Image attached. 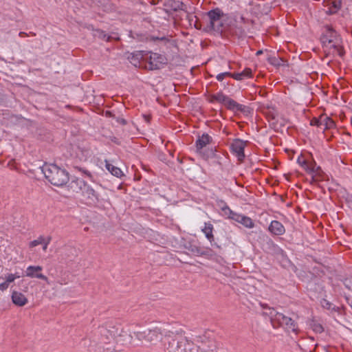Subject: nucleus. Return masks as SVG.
Wrapping results in <instances>:
<instances>
[{"mask_svg": "<svg viewBox=\"0 0 352 352\" xmlns=\"http://www.w3.org/2000/svg\"><path fill=\"white\" fill-rule=\"evenodd\" d=\"M41 170L45 178L54 186H63L69 180L68 172L55 164H45Z\"/></svg>", "mask_w": 352, "mask_h": 352, "instance_id": "nucleus-1", "label": "nucleus"}, {"mask_svg": "<svg viewBox=\"0 0 352 352\" xmlns=\"http://www.w3.org/2000/svg\"><path fill=\"white\" fill-rule=\"evenodd\" d=\"M340 37L336 30L331 27L327 25L320 36V41L322 47H327L329 44L332 43L331 47L337 51L340 57H343L345 52L342 46L340 45Z\"/></svg>", "mask_w": 352, "mask_h": 352, "instance_id": "nucleus-2", "label": "nucleus"}, {"mask_svg": "<svg viewBox=\"0 0 352 352\" xmlns=\"http://www.w3.org/2000/svg\"><path fill=\"white\" fill-rule=\"evenodd\" d=\"M164 349L166 352H186L184 345V338L181 334L174 335L169 331L165 334Z\"/></svg>", "mask_w": 352, "mask_h": 352, "instance_id": "nucleus-3", "label": "nucleus"}, {"mask_svg": "<svg viewBox=\"0 0 352 352\" xmlns=\"http://www.w3.org/2000/svg\"><path fill=\"white\" fill-rule=\"evenodd\" d=\"M223 16V12L219 8H215L208 12V21L206 27L204 28V30L206 32L212 30L221 32V28L223 27L222 18Z\"/></svg>", "mask_w": 352, "mask_h": 352, "instance_id": "nucleus-4", "label": "nucleus"}, {"mask_svg": "<svg viewBox=\"0 0 352 352\" xmlns=\"http://www.w3.org/2000/svg\"><path fill=\"white\" fill-rule=\"evenodd\" d=\"M298 318V315L294 313H292V316H287L283 313L276 312L274 320L277 321L287 331H292L297 334L299 332L298 325L296 321Z\"/></svg>", "mask_w": 352, "mask_h": 352, "instance_id": "nucleus-5", "label": "nucleus"}, {"mask_svg": "<svg viewBox=\"0 0 352 352\" xmlns=\"http://www.w3.org/2000/svg\"><path fill=\"white\" fill-rule=\"evenodd\" d=\"M195 341L200 352H217L219 349V344L214 338L201 336Z\"/></svg>", "mask_w": 352, "mask_h": 352, "instance_id": "nucleus-6", "label": "nucleus"}, {"mask_svg": "<svg viewBox=\"0 0 352 352\" xmlns=\"http://www.w3.org/2000/svg\"><path fill=\"white\" fill-rule=\"evenodd\" d=\"M138 340H141L145 339L148 342H155L161 339L162 335V330L159 327H153L151 329L145 331H138L134 332Z\"/></svg>", "mask_w": 352, "mask_h": 352, "instance_id": "nucleus-7", "label": "nucleus"}, {"mask_svg": "<svg viewBox=\"0 0 352 352\" xmlns=\"http://www.w3.org/2000/svg\"><path fill=\"white\" fill-rule=\"evenodd\" d=\"M100 338L96 343L100 344H110L111 341H114L115 335L117 333V329L115 327H100L98 331Z\"/></svg>", "mask_w": 352, "mask_h": 352, "instance_id": "nucleus-8", "label": "nucleus"}, {"mask_svg": "<svg viewBox=\"0 0 352 352\" xmlns=\"http://www.w3.org/2000/svg\"><path fill=\"white\" fill-rule=\"evenodd\" d=\"M167 63V58L162 54L152 53L149 56L148 68L150 70L160 69Z\"/></svg>", "mask_w": 352, "mask_h": 352, "instance_id": "nucleus-9", "label": "nucleus"}, {"mask_svg": "<svg viewBox=\"0 0 352 352\" xmlns=\"http://www.w3.org/2000/svg\"><path fill=\"white\" fill-rule=\"evenodd\" d=\"M43 268L41 266L30 265L25 270V276L30 278H37L45 280L48 285H50L48 278L41 273Z\"/></svg>", "mask_w": 352, "mask_h": 352, "instance_id": "nucleus-10", "label": "nucleus"}, {"mask_svg": "<svg viewBox=\"0 0 352 352\" xmlns=\"http://www.w3.org/2000/svg\"><path fill=\"white\" fill-rule=\"evenodd\" d=\"M245 142L243 140L236 139L235 140L230 146L232 152L236 155L238 160L241 162L245 158L244 148Z\"/></svg>", "mask_w": 352, "mask_h": 352, "instance_id": "nucleus-11", "label": "nucleus"}, {"mask_svg": "<svg viewBox=\"0 0 352 352\" xmlns=\"http://www.w3.org/2000/svg\"><path fill=\"white\" fill-rule=\"evenodd\" d=\"M133 337L126 331H122L117 336L115 335L114 342L116 343L117 349L121 351L120 346H125L131 343Z\"/></svg>", "mask_w": 352, "mask_h": 352, "instance_id": "nucleus-12", "label": "nucleus"}, {"mask_svg": "<svg viewBox=\"0 0 352 352\" xmlns=\"http://www.w3.org/2000/svg\"><path fill=\"white\" fill-rule=\"evenodd\" d=\"M303 165L306 166L305 170L311 173V183L317 182L319 179L317 178L319 173H322L321 168L320 166H316V162L309 164L306 160H304L302 162Z\"/></svg>", "mask_w": 352, "mask_h": 352, "instance_id": "nucleus-13", "label": "nucleus"}, {"mask_svg": "<svg viewBox=\"0 0 352 352\" xmlns=\"http://www.w3.org/2000/svg\"><path fill=\"white\" fill-rule=\"evenodd\" d=\"M115 342L111 341V344L109 345L107 344H100L99 343H96L95 344L90 345V350L94 351V352H114L118 351L117 349V346L114 345Z\"/></svg>", "mask_w": 352, "mask_h": 352, "instance_id": "nucleus-14", "label": "nucleus"}, {"mask_svg": "<svg viewBox=\"0 0 352 352\" xmlns=\"http://www.w3.org/2000/svg\"><path fill=\"white\" fill-rule=\"evenodd\" d=\"M81 192L83 197L87 199L90 204L94 203L98 200L97 192L86 183Z\"/></svg>", "mask_w": 352, "mask_h": 352, "instance_id": "nucleus-15", "label": "nucleus"}, {"mask_svg": "<svg viewBox=\"0 0 352 352\" xmlns=\"http://www.w3.org/2000/svg\"><path fill=\"white\" fill-rule=\"evenodd\" d=\"M12 301L19 307H23L28 303V298L21 292L13 290L12 292Z\"/></svg>", "mask_w": 352, "mask_h": 352, "instance_id": "nucleus-16", "label": "nucleus"}, {"mask_svg": "<svg viewBox=\"0 0 352 352\" xmlns=\"http://www.w3.org/2000/svg\"><path fill=\"white\" fill-rule=\"evenodd\" d=\"M269 231L274 235H283L285 232L283 225L278 221H272L268 228Z\"/></svg>", "mask_w": 352, "mask_h": 352, "instance_id": "nucleus-17", "label": "nucleus"}, {"mask_svg": "<svg viewBox=\"0 0 352 352\" xmlns=\"http://www.w3.org/2000/svg\"><path fill=\"white\" fill-rule=\"evenodd\" d=\"M212 141V138L208 133H204L196 141L197 151L201 153V150Z\"/></svg>", "mask_w": 352, "mask_h": 352, "instance_id": "nucleus-18", "label": "nucleus"}, {"mask_svg": "<svg viewBox=\"0 0 352 352\" xmlns=\"http://www.w3.org/2000/svg\"><path fill=\"white\" fill-rule=\"evenodd\" d=\"M164 6L173 11L185 10L186 5L179 0H166Z\"/></svg>", "mask_w": 352, "mask_h": 352, "instance_id": "nucleus-19", "label": "nucleus"}, {"mask_svg": "<svg viewBox=\"0 0 352 352\" xmlns=\"http://www.w3.org/2000/svg\"><path fill=\"white\" fill-rule=\"evenodd\" d=\"M213 231V226L211 223H205L204 228L202 229V232L205 234L206 237L208 239V241L210 242L212 245H215L217 248H220L217 243L212 244V243L214 241V237L212 234Z\"/></svg>", "mask_w": 352, "mask_h": 352, "instance_id": "nucleus-20", "label": "nucleus"}, {"mask_svg": "<svg viewBox=\"0 0 352 352\" xmlns=\"http://www.w3.org/2000/svg\"><path fill=\"white\" fill-rule=\"evenodd\" d=\"M327 6L329 8L326 13L329 15L334 14L341 8L342 0H329Z\"/></svg>", "mask_w": 352, "mask_h": 352, "instance_id": "nucleus-21", "label": "nucleus"}, {"mask_svg": "<svg viewBox=\"0 0 352 352\" xmlns=\"http://www.w3.org/2000/svg\"><path fill=\"white\" fill-rule=\"evenodd\" d=\"M85 182L80 178H76L71 181L69 184V188L73 192H81L83 186H85Z\"/></svg>", "mask_w": 352, "mask_h": 352, "instance_id": "nucleus-22", "label": "nucleus"}, {"mask_svg": "<svg viewBox=\"0 0 352 352\" xmlns=\"http://www.w3.org/2000/svg\"><path fill=\"white\" fill-rule=\"evenodd\" d=\"M267 61L270 64L274 67H280L287 65V61L282 58L278 56H269L267 58Z\"/></svg>", "mask_w": 352, "mask_h": 352, "instance_id": "nucleus-23", "label": "nucleus"}, {"mask_svg": "<svg viewBox=\"0 0 352 352\" xmlns=\"http://www.w3.org/2000/svg\"><path fill=\"white\" fill-rule=\"evenodd\" d=\"M106 168L113 175L117 177H120L123 175L122 171L120 168L109 164L107 161H106Z\"/></svg>", "mask_w": 352, "mask_h": 352, "instance_id": "nucleus-24", "label": "nucleus"}, {"mask_svg": "<svg viewBox=\"0 0 352 352\" xmlns=\"http://www.w3.org/2000/svg\"><path fill=\"white\" fill-rule=\"evenodd\" d=\"M263 241L265 243L263 244V248L267 251H274L276 245L274 243V241L267 236H263Z\"/></svg>", "mask_w": 352, "mask_h": 352, "instance_id": "nucleus-25", "label": "nucleus"}, {"mask_svg": "<svg viewBox=\"0 0 352 352\" xmlns=\"http://www.w3.org/2000/svg\"><path fill=\"white\" fill-rule=\"evenodd\" d=\"M228 98V97L225 96L222 92H219L217 94L211 96L210 102L217 101L218 102L223 103V104H225Z\"/></svg>", "mask_w": 352, "mask_h": 352, "instance_id": "nucleus-26", "label": "nucleus"}, {"mask_svg": "<svg viewBox=\"0 0 352 352\" xmlns=\"http://www.w3.org/2000/svg\"><path fill=\"white\" fill-rule=\"evenodd\" d=\"M309 324L310 327L313 329V331H315L316 333H321L322 332L324 331V328L322 326V324L318 323L314 319H312L309 322Z\"/></svg>", "mask_w": 352, "mask_h": 352, "instance_id": "nucleus-27", "label": "nucleus"}, {"mask_svg": "<svg viewBox=\"0 0 352 352\" xmlns=\"http://www.w3.org/2000/svg\"><path fill=\"white\" fill-rule=\"evenodd\" d=\"M239 223L248 228H252L254 227V223L252 219L247 216L243 215L242 217L240 219Z\"/></svg>", "mask_w": 352, "mask_h": 352, "instance_id": "nucleus-28", "label": "nucleus"}, {"mask_svg": "<svg viewBox=\"0 0 352 352\" xmlns=\"http://www.w3.org/2000/svg\"><path fill=\"white\" fill-rule=\"evenodd\" d=\"M252 111V109L250 107L241 104L237 102L235 111L234 112H241L245 115H248L251 113Z\"/></svg>", "mask_w": 352, "mask_h": 352, "instance_id": "nucleus-29", "label": "nucleus"}, {"mask_svg": "<svg viewBox=\"0 0 352 352\" xmlns=\"http://www.w3.org/2000/svg\"><path fill=\"white\" fill-rule=\"evenodd\" d=\"M191 252L197 256H208L210 255L208 250H205L197 246L192 247Z\"/></svg>", "mask_w": 352, "mask_h": 352, "instance_id": "nucleus-30", "label": "nucleus"}, {"mask_svg": "<svg viewBox=\"0 0 352 352\" xmlns=\"http://www.w3.org/2000/svg\"><path fill=\"white\" fill-rule=\"evenodd\" d=\"M261 307L263 309H266L267 311L265 312H263V314L270 316L271 318H274V314L276 312L274 308L270 307L267 304H263L260 302L259 303Z\"/></svg>", "mask_w": 352, "mask_h": 352, "instance_id": "nucleus-31", "label": "nucleus"}, {"mask_svg": "<svg viewBox=\"0 0 352 352\" xmlns=\"http://www.w3.org/2000/svg\"><path fill=\"white\" fill-rule=\"evenodd\" d=\"M236 104L237 102L235 100L228 97L224 105L228 109L234 111Z\"/></svg>", "mask_w": 352, "mask_h": 352, "instance_id": "nucleus-32", "label": "nucleus"}, {"mask_svg": "<svg viewBox=\"0 0 352 352\" xmlns=\"http://www.w3.org/2000/svg\"><path fill=\"white\" fill-rule=\"evenodd\" d=\"M265 113L268 118L272 120H275L277 116V112L273 107L271 108L270 107H267V109L265 111Z\"/></svg>", "mask_w": 352, "mask_h": 352, "instance_id": "nucleus-33", "label": "nucleus"}, {"mask_svg": "<svg viewBox=\"0 0 352 352\" xmlns=\"http://www.w3.org/2000/svg\"><path fill=\"white\" fill-rule=\"evenodd\" d=\"M75 252V250L72 247H65L62 253L63 258H66L67 257H69L70 254H74V252Z\"/></svg>", "mask_w": 352, "mask_h": 352, "instance_id": "nucleus-34", "label": "nucleus"}, {"mask_svg": "<svg viewBox=\"0 0 352 352\" xmlns=\"http://www.w3.org/2000/svg\"><path fill=\"white\" fill-rule=\"evenodd\" d=\"M326 126L324 128H323V130L325 131L327 129H330L335 126V122L334 121L330 118L329 117L326 116Z\"/></svg>", "mask_w": 352, "mask_h": 352, "instance_id": "nucleus-35", "label": "nucleus"}, {"mask_svg": "<svg viewBox=\"0 0 352 352\" xmlns=\"http://www.w3.org/2000/svg\"><path fill=\"white\" fill-rule=\"evenodd\" d=\"M222 210L224 212L226 215H228L229 219H232V217H233L234 214H236V212H233L228 206L223 207Z\"/></svg>", "mask_w": 352, "mask_h": 352, "instance_id": "nucleus-36", "label": "nucleus"}, {"mask_svg": "<svg viewBox=\"0 0 352 352\" xmlns=\"http://www.w3.org/2000/svg\"><path fill=\"white\" fill-rule=\"evenodd\" d=\"M150 41H162V42H164V43H166L167 42L169 41V39L163 36H151L150 38Z\"/></svg>", "mask_w": 352, "mask_h": 352, "instance_id": "nucleus-37", "label": "nucleus"}, {"mask_svg": "<svg viewBox=\"0 0 352 352\" xmlns=\"http://www.w3.org/2000/svg\"><path fill=\"white\" fill-rule=\"evenodd\" d=\"M241 74V79L245 78L251 77L252 76V69L250 68L245 69L243 72H240Z\"/></svg>", "mask_w": 352, "mask_h": 352, "instance_id": "nucleus-38", "label": "nucleus"}, {"mask_svg": "<svg viewBox=\"0 0 352 352\" xmlns=\"http://www.w3.org/2000/svg\"><path fill=\"white\" fill-rule=\"evenodd\" d=\"M42 236H40L37 239H35L30 243V248H34L43 243Z\"/></svg>", "mask_w": 352, "mask_h": 352, "instance_id": "nucleus-39", "label": "nucleus"}, {"mask_svg": "<svg viewBox=\"0 0 352 352\" xmlns=\"http://www.w3.org/2000/svg\"><path fill=\"white\" fill-rule=\"evenodd\" d=\"M145 52L143 51H138L135 54H133L132 58H134L135 60H139L144 58V56L145 55Z\"/></svg>", "mask_w": 352, "mask_h": 352, "instance_id": "nucleus-40", "label": "nucleus"}, {"mask_svg": "<svg viewBox=\"0 0 352 352\" xmlns=\"http://www.w3.org/2000/svg\"><path fill=\"white\" fill-rule=\"evenodd\" d=\"M231 75H232V73H230V72H223V73L219 74L217 76V79L219 81H222L225 77H226V76H231Z\"/></svg>", "mask_w": 352, "mask_h": 352, "instance_id": "nucleus-41", "label": "nucleus"}, {"mask_svg": "<svg viewBox=\"0 0 352 352\" xmlns=\"http://www.w3.org/2000/svg\"><path fill=\"white\" fill-rule=\"evenodd\" d=\"M326 116H320V120H319V125H320V128L322 129L325 127L326 126Z\"/></svg>", "mask_w": 352, "mask_h": 352, "instance_id": "nucleus-42", "label": "nucleus"}, {"mask_svg": "<svg viewBox=\"0 0 352 352\" xmlns=\"http://www.w3.org/2000/svg\"><path fill=\"white\" fill-rule=\"evenodd\" d=\"M15 280L14 279V275H12V274H8L6 276V282L10 285V283L14 282Z\"/></svg>", "mask_w": 352, "mask_h": 352, "instance_id": "nucleus-43", "label": "nucleus"}, {"mask_svg": "<svg viewBox=\"0 0 352 352\" xmlns=\"http://www.w3.org/2000/svg\"><path fill=\"white\" fill-rule=\"evenodd\" d=\"M319 120H320V117L319 118H314L311 121H310V124L311 126H316L318 127H320V125H319Z\"/></svg>", "mask_w": 352, "mask_h": 352, "instance_id": "nucleus-44", "label": "nucleus"}, {"mask_svg": "<svg viewBox=\"0 0 352 352\" xmlns=\"http://www.w3.org/2000/svg\"><path fill=\"white\" fill-rule=\"evenodd\" d=\"M318 175H318L317 178L319 179L317 182H312L311 184H317L320 181L324 180L326 177H327L324 172H322L321 173H319Z\"/></svg>", "mask_w": 352, "mask_h": 352, "instance_id": "nucleus-45", "label": "nucleus"}, {"mask_svg": "<svg viewBox=\"0 0 352 352\" xmlns=\"http://www.w3.org/2000/svg\"><path fill=\"white\" fill-rule=\"evenodd\" d=\"M321 304L322 306L324 308H327L328 309L331 308V303L325 299H322V300L321 301Z\"/></svg>", "mask_w": 352, "mask_h": 352, "instance_id": "nucleus-46", "label": "nucleus"}, {"mask_svg": "<svg viewBox=\"0 0 352 352\" xmlns=\"http://www.w3.org/2000/svg\"><path fill=\"white\" fill-rule=\"evenodd\" d=\"M9 287V284L4 281L2 283H0V290L3 292L6 290Z\"/></svg>", "mask_w": 352, "mask_h": 352, "instance_id": "nucleus-47", "label": "nucleus"}, {"mask_svg": "<svg viewBox=\"0 0 352 352\" xmlns=\"http://www.w3.org/2000/svg\"><path fill=\"white\" fill-rule=\"evenodd\" d=\"M230 77H232V78H234L235 80H242L241 79V73L232 74Z\"/></svg>", "mask_w": 352, "mask_h": 352, "instance_id": "nucleus-48", "label": "nucleus"}, {"mask_svg": "<svg viewBox=\"0 0 352 352\" xmlns=\"http://www.w3.org/2000/svg\"><path fill=\"white\" fill-rule=\"evenodd\" d=\"M242 216H243L242 214L236 213V214H234V216L232 217L231 219H233L234 221L239 223L240 219L242 217Z\"/></svg>", "mask_w": 352, "mask_h": 352, "instance_id": "nucleus-49", "label": "nucleus"}, {"mask_svg": "<svg viewBox=\"0 0 352 352\" xmlns=\"http://www.w3.org/2000/svg\"><path fill=\"white\" fill-rule=\"evenodd\" d=\"M94 3H97L98 6H104L107 2V0L103 1V0H93Z\"/></svg>", "mask_w": 352, "mask_h": 352, "instance_id": "nucleus-50", "label": "nucleus"}, {"mask_svg": "<svg viewBox=\"0 0 352 352\" xmlns=\"http://www.w3.org/2000/svg\"><path fill=\"white\" fill-rule=\"evenodd\" d=\"M52 240L51 236H47V238H45L43 236H42V241H43L42 243H46L49 244Z\"/></svg>", "mask_w": 352, "mask_h": 352, "instance_id": "nucleus-51", "label": "nucleus"}, {"mask_svg": "<svg viewBox=\"0 0 352 352\" xmlns=\"http://www.w3.org/2000/svg\"><path fill=\"white\" fill-rule=\"evenodd\" d=\"M100 36L102 37L103 39H106L107 41H109L110 38V36H107V34L104 32H101Z\"/></svg>", "mask_w": 352, "mask_h": 352, "instance_id": "nucleus-52", "label": "nucleus"}, {"mask_svg": "<svg viewBox=\"0 0 352 352\" xmlns=\"http://www.w3.org/2000/svg\"><path fill=\"white\" fill-rule=\"evenodd\" d=\"M238 32L239 34V36H242L245 34V31L241 28H237V30H236V33L237 34Z\"/></svg>", "mask_w": 352, "mask_h": 352, "instance_id": "nucleus-53", "label": "nucleus"}, {"mask_svg": "<svg viewBox=\"0 0 352 352\" xmlns=\"http://www.w3.org/2000/svg\"><path fill=\"white\" fill-rule=\"evenodd\" d=\"M80 170H82L86 175H87L89 177H91V174L89 171L86 170H82V168H79Z\"/></svg>", "mask_w": 352, "mask_h": 352, "instance_id": "nucleus-54", "label": "nucleus"}, {"mask_svg": "<svg viewBox=\"0 0 352 352\" xmlns=\"http://www.w3.org/2000/svg\"><path fill=\"white\" fill-rule=\"evenodd\" d=\"M143 118H144V120L147 123L150 122V120H151V116H148V115H143Z\"/></svg>", "mask_w": 352, "mask_h": 352, "instance_id": "nucleus-55", "label": "nucleus"}, {"mask_svg": "<svg viewBox=\"0 0 352 352\" xmlns=\"http://www.w3.org/2000/svg\"><path fill=\"white\" fill-rule=\"evenodd\" d=\"M304 160H300V158L298 159V162L305 169L306 168V166L303 165L302 162H303Z\"/></svg>", "mask_w": 352, "mask_h": 352, "instance_id": "nucleus-56", "label": "nucleus"}, {"mask_svg": "<svg viewBox=\"0 0 352 352\" xmlns=\"http://www.w3.org/2000/svg\"><path fill=\"white\" fill-rule=\"evenodd\" d=\"M195 27L197 29H201V25H199V24H198V23H197V20L195 21Z\"/></svg>", "mask_w": 352, "mask_h": 352, "instance_id": "nucleus-57", "label": "nucleus"}, {"mask_svg": "<svg viewBox=\"0 0 352 352\" xmlns=\"http://www.w3.org/2000/svg\"><path fill=\"white\" fill-rule=\"evenodd\" d=\"M12 275H14V279L19 278L21 276L18 272L12 274Z\"/></svg>", "mask_w": 352, "mask_h": 352, "instance_id": "nucleus-58", "label": "nucleus"}, {"mask_svg": "<svg viewBox=\"0 0 352 352\" xmlns=\"http://www.w3.org/2000/svg\"><path fill=\"white\" fill-rule=\"evenodd\" d=\"M41 244L43 245V250L44 251H46V250H47V245H47V244H46V243H41Z\"/></svg>", "mask_w": 352, "mask_h": 352, "instance_id": "nucleus-59", "label": "nucleus"}, {"mask_svg": "<svg viewBox=\"0 0 352 352\" xmlns=\"http://www.w3.org/2000/svg\"><path fill=\"white\" fill-rule=\"evenodd\" d=\"M263 54V51H262V50H258V51L256 52V55H257V56H258V55H260V54Z\"/></svg>", "mask_w": 352, "mask_h": 352, "instance_id": "nucleus-60", "label": "nucleus"}, {"mask_svg": "<svg viewBox=\"0 0 352 352\" xmlns=\"http://www.w3.org/2000/svg\"><path fill=\"white\" fill-rule=\"evenodd\" d=\"M24 283H25V280H21L19 284V285H21V284L23 285Z\"/></svg>", "mask_w": 352, "mask_h": 352, "instance_id": "nucleus-61", "label": "nucleus"}, {"mask_svg": "<svg viewBox=\"0 0 352 352\" xmlns=\"http://www.w3.org/2000/svg\"><path fill=\"white\" fill-rule=\"evenodd\" d=\"M27 290H28V287L26 286V287H25V290H23V291H24V292H27Z\"/></svg>", "mask_w": 352, "mask_h": 352, "instance_id": "nucleus-62", "label": "nucleus"}, {"mask_svg": "<svg viewBox=\"0 0 352 352\" xmlns=\"http://www.w3.org/2000/svg\"><path fill=\"white\" fill-rule=\"evenodd\" d=\"M122 123L123 124H125L126 123V121L124 120H122Z\"/></svg>", "mask_w": 352, "mask_h": 352, "instance_id": "nucleus-63", "label": "nucleus"}, {"mask_svg": "<svg viewBox=\"0 0 352 352\" xmlns=\"http://www.w3.org/2000/svg\"><path fill=\"white\" fill-rule=\"evenodd\" d=\"M351 307L352 308V300H351V302L349 304Z\"/></svg>", "mask_w": 352, "mask_h": 352, "instance_id": "nucleus-64", "label": "nucleus"}]
</instances>
